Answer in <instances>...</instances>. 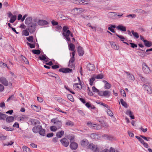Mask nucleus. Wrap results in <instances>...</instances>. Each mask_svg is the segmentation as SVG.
I'll return each mask as SVG.
<instances>
[{
	"label": "nucleus",
	"instance_id": "7ed1b4c3",
	"mask_svg": "<svg viewBox=\"0 0 152 152\" xmlns=\"http://www.w3.org/2000/svg\"><path fill=\"white\" fill-rule=\"evenodd\" d=\"M73 3L78 4H88V1L86 0H70Z\"/></svg>",
	"mask_w": 152,
	"mask_h": 152
},
{
	"label": "nucleus",
	"instance_id": "2eb2a0df",
	"mask_svg": "<svg viewBox=\"0 0 152 152\" xmlns=\"http://www.w3.org/2000/svg\"><path fill=\"white\" fill-rule=\"evenodd\" d=\"M87 68L88 69L89 71H93L95 69V67L94 65L90 63H89L87 64Z\"/></svg>",
	"mask_w": 152,
	"mask_h": 152
},
{
	"label": "nucleus",
	"instance_id": "7c9ffc66",
	"mask_svg": "<svg viewBox=\"0 0 152 152\" xmlns=\"http://www.w3.org/2000/svg\"><path fill=\"white\" fill-rule=\"evenodd\" d=\"M140 78L141 80L145 83H147L149 84V82L144 77H142L141 75H140Z\"/></svg>",
	"mask_w": 152,
	"mask_h": 152
},
{
	"label": "nucleus",
	"instance_id": "c9c22d12",
	"mask_svg": "<svg viewBox=\"0 0 152 152\" xmlns=\"http://www.w3.org/2000/svg\"><path fill=\"white\" fill-rule=\"evenodd\" d=\"M140 137L147 141H152V139L149 137H146L142 135H141Z\"/></svg>",
	"mask_w": 152,
	"mask_h": 152
},
{
	"label": "nucleus",
	"instance_id": "0eeeda50",
	"mask_svg": "<svg viewBox=\"0 0 152 152\" xmlns=\"http://www.w3.org/2000/svg\"><path fill=\"white\" fill-rule=\"evenodd\" d=\"M0 82L5 86H7L8 85V82L6 79L4 77L0 78Z\"/></svg>",
	"mask_w": 152,
	"mask_h": 152
},
{
	"label": "nucleus",
	"instance_id": "6e6d98bb",
	"mask_svg": "<svg viewBox=\"0 0 152 152\" xmlns=\"http://www.w3.org/2000/svg\"><path fill=\"white\" fill-rule=\"evenodd\" d=\"M68 66L72 69H74L75 67V64H73V63H69Z\"/></svg>",
	"mask_w": 152,
	"mask_h": 152
},
{
	"label": "nucleus",
	"instance_id": "423d86ee",
	"mask_svg": "<svg viewBox=\"0 0 152 152\" xmlns=\"http://www.w3.org/2000/svg\"><path fill=\"white\" fill-rule=\"evenodd\" d=\"M72 69L68 68H61L59 69V71L64 73H67L72 72Z\"/></svg>",
	"mask_w": 152,
	"mask_h": 152
},
{
	"label": "nucleus",
	"instance_id": "a19ab883",
	"mask_svg": "<svg viewBox=\"0 0 152 152\" xmlns=\"http://www.w3.org/2000/svg\"><path fill=\"white\" fill-rule=\"evenodd\" d=\"M65 125L66 126H73L74 124L71 121H69L66 122Z\"/></svg>",
	"mask_w": 152,
	"mask_h": 152
},
{
	"label": "nucleus",
	"instance_id": "680f3d73",
	"mask_svg": "<svg viewBox=\"0 0 152 152\" xmlns=\"http://www.w3.org/2000/svg\"><path fill=\"white\" fill-rule=\"evenodd\" d=\"M26 118L25 116L24 117H20L18 118V121H23Z\"/></svg>",
	"mask_w": 152,
	"mask_h": 152
},
{
	"label": "nucleus",
	"instance_id": "39448f33",
	"mask_svg": "<svg viewBox=\"0 0 152 152\" xmlns=\"http://www.w3.org/2000/svg\"><path fill=\"white\" fill-rule=\"evenodd\" d=\"M142 69L144 73L146 74H148L151 72L149 67L145 63L143 64Z\"/></svg>",
	"mask_w": 152,
	"mask_h": 152
},
{
	"label": "nucleus",
	"instance_id": "37998d69",
	"mask_svg": "<svg viewBox=\"0 0 152 152\" xmlns=\"http://www.w3.org/2000/svg\"><path fill=\"white\" fill-rule=\"evenodd\" d=\"M2 128L4 129H5L7 131H12L13 130V129L12 128H10L9 127H7L5 126H3Z\"/></svg>",
	"mask_w": 152,
	"mask_h": 152
},
{
	"label": "nucleus",
	"instance_id": "4d7b16f0",
	"mask_svg": "<svg viewBox=\"0 0 152 152\" xmlns=\"http://www.w3.org/2000/svg\"><path fill=\"white\" fill-rule=\"evenodd\" d=\"M23 34L26 36H28L29 35V33L28 31L27 30H24L23 31Z\"/></svg>",
	"mask_w": 152,
	"mask_h": 152
},
{
	"label": "nucleus",
	"instance_id": "ea45409f",
	"mask_svg": "<svg viewBox=\"0 0 152 152\" xmlns=\"http://www.w3.org/2000/svg\"><path fill=\"white\" fill-rule=\"evenodd\" d=\"M23 151L26 152H30V148L26 146H23Z\"/></svg>",
	"mask_w": 152,
	"mask_h": 152
},
{
	"label": "nucleus",
	"instance_id": "f8f14e48",
	"mask_svg": "<svg viewBox=\"0 0 152 152\" xmlns=\"http://www.w3.org/2000/svg\"><path fill=\"white\" fill-rule=\"evenodd\" d=\"M117 14L116 12H110L108 13V16L110 18L114 19Z\"/></svg>",
	"mask_w": 152,
	"mask_h": 152
},
{
	"label": "nucleus",
	"instance_id": "a878e982",
	"mask_svg": "<svg viewBox=\"0 0 152 152\" xmlns=\"http://www.w3.org/2000/svg\"><path fill=\"white\" fill-rule=\"evenodd\" d=\"M47 74L49 76L51 77H54L56 78H58V79H59L60 80H61L60 78L55 73H53L51 72H48L47 73Z\"/></svg>",
	"mask_w": 152,
	"mask_h": 152
},
{
	"label": "nucleus",
	"instance_id": "09e8293b",
	"mask_svg": "<svg viewBox=\"0 0 152 152\" xmlns=\"http://www.w3.org/2000/svg\"><path fill=\"white\" fill-rule=\"evenodd\" d=\"M58 129L57 127L55 126H52L50 127V129L52 131L56 132Z\"/></svg>",
	"mask_w": 152,
	"mask_h": 152
},
{
	"label": "nucleus",
	"instance_id": "4c0bfd02",
	"mask_svg": "<svg viewBox=\"0 0 152 152\" xmlns=\"http://www.w3.org/2000/svg\"><path fill=\"white\" fill-rule=\"evenodd\" d=\"M75 46L72 43H70L69 45V48L70 50L73 51L75 50Z\"/></svg>",
	"mask_w": 152,
	"mask_h": 152
},
{
	"label": "nucleus",
	"instance_id": "bb28decb",
	"mask_svg": "<svg viewBox=\"0 0 152 152\" xmlns=\"http://www.w3.org/2000/svg\"><path fill=\"white\" fill-rule=\"evenodd\" d=\"M39 133L40 135L42 136H44L45 135V130L44 129H43L42 127V129H40Z\"/></svg>",
	"mask_w": 152,
	"mask_h": 152
},
{
	"label": "nucleus",
	"instance_id": "79ce46f5",
	"mask_svg": "<svg viewBox=\"0 0 152 152\" xmlns=\"http://www.w3.org/2000/svg\"><path fill=\"white\" fill-rule=\"evenodd\" d=\"M6 114L0 112V120L4 119L6 118Z\"/></svg>",
	"mask_w": 152,
	"mask_h": 152
},
{
	"label": "nucleus",
	"instance_id": "3c124183",
	"mask_svg": "<svg viewBox=\"0 0 152 152\" xmlns=\"http://www.w3.org/2000/svg\"><path fill=\"white\" fill-rule=\"evenodd\" d=\"M111 87L110 84L108 83H107L105 85L104 88L105 89H109Z\"/></svg>",
	"mask_w": 152,
	"mask_h": 152
},
{
	"label": "nucleus",
	"instance_id": "f704fd0d",
	"mask_svg": "<svg viewBox=\"0 0 152 152\" xmlns=\"http://www.w3.org/2000/svg\"><path fill=\"white\" fill-rule=\"evenodd\" d=\"M87 124L89 126V127L94 129V127H95V126L97 125V124H92L91 122H88L87 123Z\"/></svg>",
	"mask_w": 152,
	"mask_h": 152
},
{
	"label": "nucleus",
	"instance_id": "1a4fd4ad",
	"mask_svg": "<svg viewBox=\"0 0 152 152\" xmlns=\"http://www.w3.org/2000/svg\"><path fill=\"white\" fill-rule=\"evenodd\" d=\"M66 137L71 142H75L74 141H75V136L74 135L70 134L67 135L66 136Z\"/></svg>",
	"mask_w": 152,
	"mask_h": 152
},
{
	"label": "nucleus",
	"instance_id": "e433bc0d",
	"mask_svg": "<svg viewBox=\"0 0 152 152\" xmlns=\"http://www.w3.org/2000/svg\"><path fill=\"white\" fill-rule=\"evenodd\" d=\"M131 33L134 37L136 39H138L139 37V36L138 34L136 32H134V30L131 31Z\"/></svg>",
	"mask_w": 152,
	"mask_h": 152
},
{
	"label": "nucleus",
	"instance_id": "cd10ccee",
	"mask_svg": "<svg viewBox=\"0 0 152 152\" xmlns=\"http://www.w3.org/2000/svg\"><path fill=\"white\" fill-rule=\"evenodd\" d=\"M31 106L34 110L36 111H39L40 110L41 107L39 106H37L35 105H32Z\"/></svg>",
	"mask_w": 152,
	"mask_h": 152
},
{
	"label": "nucleus",
	"instance_id": "c03bdc74",
	"mask_svg": "<svg viewBox=\"0 0 152 152\" xmlns=\"http://www.w3.org/2000/svg\"><path fill=\"white\" fill-rule=\"evenodd\" d=\"M26 39L30 42H33L34 38L32 36H30L28 37H26Z\"/></svg>",
	"mask_w": 152,
	"mask_h": 152
},
{
	"label": "nucleus",
	"instance_id": "20e7f679",
	"mask_svg": "<svg viewBox=\"0 0 152 152\" xmlns=\"http://www.w3.org/2000/svg\"><path fill=\"white\" fill-rule=\"evenodd\" d=\"M88 148L94 152H99V148L97 147V145H94L93 143L89 144L88 146Z\"/></svg>",
	"mask_w": 152,
	"mask_h": 152
},
{
	"label": "nucleus",
	"instance_id": "9d476101",
	"mask_svg": "<svg viewBox=\"0 0 152 152\" xmlns=\"http://www.w3.org/2000/svg\"><path fill=\"white\" fill-rule=\"evenodd\" d=\"M42 126L40 125H37L34 127L32 129L33 132L35 133H39L40 129H42Z\"/></svg>",
	"mask_w": 152,
	"mask_h": 152
},
{
	"label": "nucleus",
	"instance_id": "de8ad7c7",
	"mask_svg": "<svg viewBox=\"0 0 152 152\" xmlns=\"http://www.w3.org/2000/svg\"><path fill=\"white\" fill-rule=\"evenodd\" d=\"M55 124L58 129L60 128L62 125L61 122L59 121H58Z\"/></svg>",
	"mask_w": 152,
	"mask_h": 152
},
{
	"label": "nucleus",
	"instance_id": "dca6fc26",
	"mask_svg": "<svg viewBox=\"0 0 152 152\" xmlns=\"http://www.w3.org/2000/svg\"><path fill=\"white\" fill-rule=\"evenodd\" d=\"M142 86L144 88L146 89L148 93L149 94H151L152 93L151 88H149L147 85L144 84Z\"/></svg>",
	"mask_w": 152,
	"mask_h": 152
},
{
	"label": "nucleus",
	"instance_id": "72a5a7b5",
	"mask_svg": "<svg viewBox=\"0 0 152 152\" xmlns=\"http://www.w3.org/2000/svg\"><path fill=\"white\" fill-rule=\"evenodd\" d=\"M120 102L121 104L124 106L125 108H127V104L124 101L123 99H120Z\"/></svg>",
	"mask_w": 152,
	"mask_h": 152
},
{
	"label": "nucleus",
	"instance_id": "f257e3e1",
	"mask_svg": "<svg viewBox=\"0 0 152 152\" xmlns=\"http://www.w3.org/2000/svg\"><path fill=\"white\" fill-rule=\"evenodd\" d=\"M68 27L64 26L63 28L62 34L65 37L67 41L71 42V39L69 36H70L71 37H73V35L72 33L70 31Z\"/></svg>",
	"mask_w": 152,
	"mask_h": 152
},
{
	"label": "nucleus",
	"instance_id": "bf43d9fd",
	"mask_svg": "<svg viewBox=\"0 0 152 152\" xmlns=\"http://www.w3.org/2000/svg\"><path fill=\"white\" fill-rule=\"evenodd\" d=\"M27 44L31 48H34L35 47L34 44L30 43L28 42L27 43Z\"/></svg>",
	"mask_w": 152,
	"mask_h": 152
},
{
	"label": "nucleus",
	"instance_id": "864d4df0",
	"mask_svg": "<svg viewBox=\"0 0 152 152\" xmlns=\"http://www.w3.org/2000/svg\"><path fill=\"white\" fill-rule=\"evenodd\" d=\"M107 114L111 117L113 116V113L109 108L107 111Z\"/></svg>",
	"mask_w": 152,
	"mask_h": 152
},
{
	"label": "nucleus",
	"instance_id": "c756f323",
	"mask_svg": "<svg viewBox=\"0 0 152 152\" xmlns=\"http://www.w3.org/2000/svg\"><path fill=\"white\" fill-rule=\"evenodd\" d=\"M90 137L93 139H98L99 137L98 135L96 133H92L90 135Z\"/></svg>",
	"mask_w": 152,
	"mask_h": 152
},
{
	"label": "nucleus",
	"instance_id": "8fccbe9b",
	"mask_svg": "<svg viewBox=\"0 0 152 152\" xmlns=\"http://www.w3.org/2000/svg\"><path fill=\"white\" fill-rule=\"evenodd\" d=\"M46 56L45 55H42L41 56H39L38 57V58L42 61H45L46 59Z\"/></svg>",
	"mask_w": 152,
	"mask_h": 152
},
{
	"label": "nucleus",
	"instance_id": "774afa93",
	"mask_svg": "<svg viewBox=\"0 0 152 152\" xmlns=\"http://www.w3.org/2000/svg\"><path fill=\"white\" fill-rule=\"evenodd\" d=\"M75 61V57H72L70 59L69 62V63H73Z\"/></svg>",
	"mask_w": 152,
	"mask_h": 152
},
{
	"label": "nucleus",
	"instance_id": "2f4dec72",
	"mask_svg": "<svg viewBox=\"0 0 152 152\" xmlns=\"http://www.w3.org/2000/svg\"><path fill=\"white\" fill-rule=\"evenodd\" d=\"M95 77L93 76L90 79L89 84L91 86H92L93 84V82L95 80Z\"/></svg>",
	"mask_w": 152,
	"mask_h": 152
},
{
	"label": "nucleus",
	"instance_id": "338daca9",
	"mask_svg": "<svg viewBox=\"0 0 152 152\" xmlns=\"http://www.w3.org/2000/svg\"><path fill=\"white\" fill-rule=\"evenodd\" d=\"M136 137L139 140V141L140 142H144L143 140L140 137L138 136H136Z\"/></svg>",
	"mask_w": 152,
	"mask_h": 152
},
{
	"label": "nucleus",
	"instance_id": "f03ea898",
	"mask_svg": "<svg viewBox=\"0 0 152 152\" xmlns=\"http://www.w3.org/2000/svg\"><path fill=\"white\" fill-rule=\"evenodd\" d=\"M37 24L36 23H31L28 25V29L30 33H33L36 30Z\"/></svg>",
	"mask_w": 152,
	"mask_h": 152
},
{
	"label": "nucleus",
	"instance_id": "5fc2aeb1",
	"mask_svg": "<svg viewBox=\"0 0 152 152\" xmlns=\"http://www.w3.org/2000/svg\"><path fill=\"white\" fill-rule=\"evenodd\" d=\"M116 35L119 38L121 39V41L123 42H124V39H125V38L123 36L118 35V34H116Z\"/></svg>",
	"mask_w": 152,
	"mask_h": 152
},
{
	"label": "nucleus",
	"instance_id": "58836bf2",
	"mask_svg": "<svg viewBox=\"0 0 152 152\" xmlns=\"http://www.w3.org/2000/svg\"><path fill=\"white\" fill-rule=\"evenodd\" d=\"M67 98L71 101L73 102L74 101V98L70 94H68L67 95Z\"/></svg>",
	"mask_w": 152,
	"mask_h": 152
},
{
	"label": "nucleus",
	"instance_id": "69168bd1",
	"mask_svg": "<svg viewBox=\"0 0 152 152\" xmlns=\"http://www.w3.org/2000/svg\"><path fill=\"white\" fill-rule=\"evenodd\" d=\"M67 139L66 137L64 138L61 139L60 140L61 142H67Z\"/></svg>",
	"mask_w": 152,
	"mask_h": 152
},
{
	"label": "nucleus",
	"instance_id": "412c9836",
	"mask_svg": "<svg viewBox=\"0 0 152 152\" xmlns=\"http://www.w3.org/2000/svg\"><path fill=\"white\" fill-rule=\"evenodd\" d=\"M32 20V18L31 17H28L26 18L25 20V23L26 24L29 25L30 23H31Z\"/></svg>",
	"mask_w": 152,
	"mask_h": 152
},
{
	"label": "nucleus",
	"instance_id": "13d9d810",
	"mask_svg": "<svg viewBox=\"0 0 152 152\" xmlns=\"http://www.w3.org/2000/svg\"><path fill=\"white\" fill-rule=\"evenodd\" d=\"M136 12L138 13L142 14H144L145 13V12L144 11V10L140 9H138L136 10Z\"/></svg>",
	"mask_w": 152,
	"mask_h": 152
},
{
	"label": "nucleus",
	"instance_id": "052dcab7",
	"mask_svg": "<svg viewBox=\"0 0 152 152\" xmlns=\"http://www.w3.org/2000/svg\"><path fill=\"white\" fill-rule=\"evenodd\" d=\"M136 17V15L135 14H129L126 16V17L129 18L131 17L132 18H135Z\"/></svg>",
	"mask_w": 152,
	"mask_h": 152
},
{
	"label": "nucleus",
	"instance_id": "603ef678",
	"mask_svg": "<svg viewBox=\"0 0 152 152\" xmlns=\"http://www.w3.org/2000/svg\"><path fill=\"white\" fill-rule=\"evenodd\" d=\"M95 77L96 79H101L104 77V76L102 74H100L96 76Z\"/></svg>",
	"mask_w": 152,
	"mask_h": 152
},
{
	"label": "nucleus",
	"instance_id": "4be33fe9",
	"mask_svg": "<svg viewBox=\"0 0 152 152\" xmlns=\"http://www.w3.org/2000/svg\"><path fill=\"white\" fill-rule=\"evenodd\" d=\"M111 94V92L108 91H103V96L106 97H109Z\"/></svg>",
	"mask_w": 152,
	"mask_h": 152
},
{
	"label": "nucleus",
	"instance_id": "6ab92c4d",
	"mask_svg": "<svg viewBox=\"0 0 152 152\" xmlns=\"http://www.w3.org/2000/svg\"><path fill=\"white\" fill-rule=\"evenodd\" d=\"M64 134V132L63 130H61L60 132H57L56 136L58 138L61 137Z\"/></svg>",
	"mask_w": 152,
	"mask_h": 152
},
{
	"label": "nucleus",
	"instance_id": "4468645a",
	"mask_svg": "<svg viewBox=\"0 0 152 152\" xmlns=\"http://www.w3.org/2000/svg\"><path fill=\"white\" fill-rule=\"evenodd\" d=\"M77 52L79 53V55L80 56H82L84 54V51L83 50V48L80 46H78L77 48Z\"/></svg>",
	"mask_w": 152,
	"mask_h": 152
},
{
	"label": "nucleus",
	"instance_id": "f3484780",
	"mask_svg": "<svg viewBox=\"0 0 152 152\" xmlns=\"http://www.w3.org/2000/svg\"><path fill=\"white\" fill-rule=\"evenodd\" d=\"M70 147L72 150H75L78 147L77 143H71Z\"/></svg>",
	"mask_w": 152,
	"mask_h": 152
},
{
	"label": "nucleus",
	"instance_id": "a211bd4d",
	"mask_svg": "<svg viewBox=\"0 0 152 152\" xmlns=\"http://www.w3.org/2000/svg\"><path fill=\"white\" fill-rule=\"evenodd\" d=\"M110 44L112 47L115 50H118L119 48V47L117 46L115 43L113 42H110Z\"/></svg>",
	"mask_w": 152,
	"mask_h": 152
},
{
	"label": "nucleus",
	"instance_id": "473e14b6",
	"mask_svg": "<svg viewBox=\"0 0 152 152\" xmlns=\"http://www.w3.org/2000/svg\"><path fill=\"white\" fill-rule=\"evenodd\" d=\"M17 16L16 15H13V16L11 18V19L9 21L10 23H13L16 20Z\"/></svg>",
	"mask_w": 152,
	"mask_h": 152
},
{
	"label": "nucleus",
	"instance_id": "5701e85b",
	"mask_svg": "<svg viewBox=\"0 0 152 152\" xmlns=\"http://www.w3.org/2000/svg\"><path fill=\"white\" fill-rule=\"evenodd\" d=\"M14 117L12 116L7 117L6 118V121L7 122L10 123L13 121Z\"/></svg>",
	"mask_w": 152,
	"mask_h": 152
},
{
	"label": "nucleus",
	"instance_id": "ddd939ff",
	"mask_svg": "<svg viewBox=\"0 0 152 152\" xmlns=\"http://www.w3.org/2000/svg\"><path fill=\"white\" fill-rule=\"evenodd\" d=\"M105 139L110 140L113 141V140H114L115 138L111 136H109L106 134H104L102 136Z\"/></svg>",
	"mask_w": 152,
	"mask_h": 152
},
{
	"label": "nucleus",
	"instance_id": "393cba45",
	"mask_svg": "<svg viewBox=\"0 0 152 152\" xmlns=\"http://www.w3.org/2000/svg\"><path fill=\"white\" fill-rule=\"evenodd\" d=\"M117 28L121 31H126V27L121 25H119L117 26Z\"/></svg>",
	"mask_w": 152,
	"mask_h": 152
},
{
	"label": "nucleus",
	"instance_id": "e2e57ef3",
	"mask_svg": "<svg viewBox=\"0 0 152 152\" xmlns=\"http://www.w3.org/2000/svg\"><path fill=\"white\" fill-rule=\"evenodd\" d=\"M92 90L93 92L96 93H98L99 91V90L97 89L94 86L92 87Z\"/></svg>",
	"mask_w": 152,
	"mask_h": 152
},
{
	"label": "nucleus",
	"instance_id": "aec40b11",
	"mask_svg": "<svg viewBox=\"0 0 152 152\" xmlns=\"http://www.w3.org/2000/svg\"><path fill=\"white\" fill-rule=\"evenodd\" d=\"M126 114L129 115L132 119H134V115H133V113L130 110H129L126 111Z\"/></svg>",
	"mask_w": 152,
	"mask_h": 152
},
{
	"label": "nucleus",
	"instance_id": "0e129e2a",
	"mask_svg": "<svg viewBox=\"0 0 152 152\" xmlns=\"http://www.w3.org/2000/svg\"><path fill=\"white\" fill-rule=\"evenodd\" d=\"M129 44L131 45V47L134 48H137V44H136L134 43H129Z\"/></svg>",
	"mask_w": 152,
	"mask_h": 152
},
{
	"label": "nucleus",
	"instance_id": "a18cd8bd",
	"mask_svg": "<svg viewBox=\"0 0 152 152\" xmlns=\"http://www.w3.org/2000/svg\"><path fill=\"white\" fill-rule=\"evenodd\" d=\"M32 52L34 54L37 55H39L41 53V51L39 50H32Z\"/></svg>",
	"mask_w": 152,
	"mask_h": 152
},
{
	"label": "nucleus",
	"instance_id": "6e6552de",
	"mask_svg": "<svg viewBox=\"0 0 152 152\" xmlns=\"http://www.w3.org/2000/svg\"><path fill=\"white\" fill-rule=\"evenodd\" d=\"M37 23L39 26H44L48 24V22L46 20H39L37 22Z\"/></svg>",
	"mask_w": 152,
	"mask_h": 152
},
{
	"label": "nucleus",
	"instance_id": "9b49d317",
	"mask_svg": "<svg viewBox=\"0 0 152 152\" xmlns=\"http://www.w3.org/2000/svg\"><path fill=\"white\" fill-rule=\"evenodd\" d=\"M20 59L21 62L26 64H28L29 63L28 60L23 56L21 55L20 57Z\"/></svg>",
	"mask_w": 152,
	"mask_h": 152
},
{
	"label": "nucleus",
	"instance_id": "49530a36",
	"mask_svg": "<svg viewBox=\"0 0 152 152\" xmlns=\"http://www.w3.org/2000/svg\"><path fill=\"white\" fill-rule=\"evenodd\" d=\"M99 122L102 125V126L104 127H107L108 125L106 123H105L103 121H99Z\"/></svg>",
	"mask_w": 152,
	"mask_h": 152
},
{
	"label": "nucleus",
	"instance_id": "b1692460",
	"mask_svg": "<svg viewBox=\"0 0 152 152\" xmlns=\"http://www.w3.org/2000/svg\"><path fill=\"white\" fill-rule=\"evenodd\" d=\"M125 72L127 74L128 76V78L132 80H134V77L133 75L131 74L129 72H128L126 71H125Z\"/></svg>",
	"mask_w": 152,
	"mask_h": 152
},
{
	"label": "nucleus",
	"instance_id": "c85d7f7f",
	"mask_svg": "<svg viewBox=\"0 0 152 152\" xmlns=\"http://www.w3.org/2000/svg\"><path fill=\"white\" fill-rule=\"evenodd\" d=\"M144 42L145 45L146 47H150L152 45L151 42L148 41L146 40H144Z\"/></svg>",
	"mask_w": 152,
	"mask_h": 152
}]
</instances>
